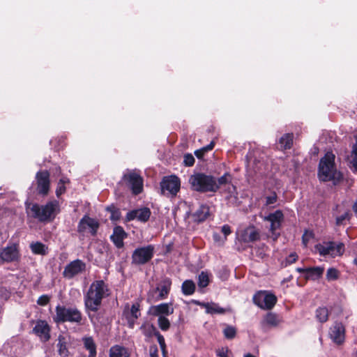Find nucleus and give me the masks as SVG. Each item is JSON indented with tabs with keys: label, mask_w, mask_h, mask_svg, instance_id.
I'll return each mask as SVG.
<instances>
[{
	"label": "nucleus",
	"mask_w": 357,
	"mask_h": 357,
	"mask_svg": "<svg viewBox=\"0 0 357 357\" xmlns=\"http://www.w3.org/2000/svg\"><path fill=\"white\" fill-rule=\"evenodd\" d=\"M151 215V211L148 207H142L128 211L126 216V221L130 222L137 219L142 222H146Z\"/></svg>",
	"instance_id": "nucleus-16"
},
{
	"label": "nucleus",
	"mask_w": 357,
	"mask_h": 357,
	"mask_svg": "<svg viewBox=\"0 0 357 357\" xmlns=\"http://www.w3.org/2000/svg\"><path fill=\"white\" fill-rule=\"evenodd\" d=\"M216 355L219 357H229V354L231 351L228 347H222L215 351Z\"/></svg>",
	"instance_id": "nucleus-47"
},
{
	"label": "nucleus",
	"mask_w": 357,
	"mask_h": 357,
	"mask_svg": "<svg viewBox=\"0 0 357 357\" xmlns=\"http://www.w3.org/2000/svg\"><path fill=\"white\" fill-rule=\"evenodd\" d=\"M123 315L127 320L128 328H133L135 321L141 316L139 303H133L130 309H129V304L127 303L123 310Z\"/></svg>",
	"instance_id": "nucleus-15"
},
{
	"label": "nucleus",
	"mask_w": 357,
	"mask_h": 357,
	"mask_svg": "<svg viewBox=\"0 0 357 357\" xmlns=\"http://www.w3.org/2000/svg\"><path fill=\"white\" fill-rule=\"evenodd\" d=\"M150 329L153 332L154 336L157 337L158 342L160 344V349L163 353V354L166 352V344L165 340L162 335L157 330L155 326L153 324L151 325Z\"/></svg>",
	"instance_id": "nucleus-34"
},
{
	"label": "nucleus",
	"mask_w": 357,
	"mask_h": 357,
	"mask_svg": "<svg viewBox=\"0 0 357 357\" xmlns=\"http://www.w3.org/2000/svg\"><path fill=\"white\" fill-rule=\"evenodd\" d=\"M50 174L47 170H40L36 174V190L39 195L47 196L50 189Z\"/></svg>",
	"instance_id": "nucleus-10"
},
{
	"label": "nucleus",
	"mask_w": 357,
	"mask_h": 357,
	"mask_svg": "<svg viewBox=\"0 0 357 357\" xmlns=\"http://www.w3.org/2000/svg\"><path fill=\"white\" fill-rule=\"evenodd\" d=\"M277 301V296L274 294L266 291V294L263 296V303L261 309L271 310L275 305Z\"/></svg>",
	"instance_id": "nucleus-23"
},
{
	"label": "nucleus",
	"mask_w": 357,
	"mask_h": 357,
	"mask_svg": "<svg viewBox=\"0 0 357 357\" xmlns=\"http://www.w3.org/2000/svg\"><path fill=\"white\" fill-rule=\"evenodd\" d=\"M32 331L43 342H48L51 338V326L45 320H37Z\"/></svg>",
	"instance_id": "nucleus-14"
},
{
	"label": "nucleus",
	"mask_w": 357,
	"mask_h": 357,
	"mask_svg": "<svg viewBox=\"0 0 357 357\" xmlns=\"http://www.w3.org/2000/svg\"><path fill=\"white\" fill-rule=\"evenodd\" d=\"M324 272V268L321 266L308 267L307 275H305L306 280H316L321 278Z\"/></svg>",
	"instance_id": "nucleus-24"
},
{
	"label": "nucleus",
	"mask_w": 357,
	"mask_h": 357,
	"mask_svg": "<svg viewBox=\"0 0 357 357\" xmlns=\"http://www.w3.org/2000/svg\"><path fill=\"white\" fill-rule=\"evenodd\" d=\"M352 209L355 213H357V200L353 204Z\"/></svg>",
	"instance_id": "nucleus-59"
},
{
	"label": "nucleus",
	"mask_w": 357,
	"mask_h": 357,
	"mask_svg": "<svg viewBox=\"0 0 357 357\" xmlns=\"http://www.w3.org/2000/svg\"><path fill=\"white\" fill-rule=\"evenodd\" d=\"M20 254L15 245L7 246L0 252V259L3 261L13 262L17 261Z\"/></svg>",
	"instance_id": "nucleus-19"
},
{
	"label": "nucleus",
	"mask_w": 357,
	"mask_h": 357,
	"mask_svg": "<svg viewBox=\"0 0 357 357\" xmlns=\"http://www.w3.org/2000/svg\"><path fill=\"white\" fill-rule=\"evenodd\" d=\"M352 155H353L352 160H357V146L355 144L353 146Z\"/></svg>",
	"instance_id": "nucleus-55"
},
{
	"label": "nucleus",
	"mask_w": 357,
	"mask_h": 357,
	"mask_svg": "<svg viewBox=\"0 0 357 357\" xmlns=\"http://www.w3.org/2000/svg\"><path fill=\"white\" fill-rule=\"evenodd\" d=\"M202 305L206 308V312L208 314H224L226 310L223 307H220L216 303H202Z\"/></svg>",
	"instance_id": "nucleus-33"
},
{
	"label": "nucleus",
	"mask_w": 357,
	"mask_h": 357,
	"mask_svg": "<svg viewBox=\"0 0 357 357\" xmlns=\"http://www.w3.org/2000/svg\"><path fill=\"white\" fill-rule=\"evenodd\" d=\"M244 357H256L254 355L250 354V353H248L244 355Z\"/></svg>",
	"instance_id": "nucleus-63"
},
{
	"label": "nucleus",
	"mask_w": 357,
	"mask_h": 357,
	"mask_svg": "<svg viewBox=\"0 0 357 357\" xmlns=\"http://www.w3.org/2000/svg\"><path fill=\"white\" fill-rule=\"evenodd\" d=\"M284 213L281 210H277L264 217V220L271 222L270 231L274 234L275 231L280 229L284 221Z\"/></svg>",
	"instance_id": "nucleus-17"
},
{
	"label": "nucleus",
	"mask_w": 357,
	"mask_h": 357,
	"mask_svg": "<svg viewBox=\"0 0 357 357\" xmlns=\"http://www.w3.org/2000/svg\"><path fill=\"white\" fill-rule=\"evenodd\" d=\"M214 146H215V142H214V141H211L209 144H208L207 146H205L204 147L206 149V151H207L208 152V151L213 150Z\"/></svg>",
	"instance_id": "nucleus-56"
},
{
	"label": "nucleus",
	"mask_w": 357,
	"mask_h": 357,
	"mask_svg": "<svg viewBox=\"0 0 357 357\" xmlns=\"http://www.w3.org/2000/svg\"><path fill=\"white\" fill-rule=\"evenodd\" d=\"M335 156L332 151H328L324 156L320 159L318 168L319 178L322 181H333L334 183L342 179V175L337 171Z\"/></svg>",
	"instance_id": "nucleus-2"
},
{
	"label": "nucleus",
	"mask_w": 357,
	"mask_h": 357,
	"mask_svg": "<svg viewBox=\"0 0 357 357\" xmlns=\"http://www.w3.org/2000/svg\"><path fill=\"white\" fill-rule=\"evenodd\" d=\"M329 337L337 345H342L345 341L346 328L340 321H335L329 328Z\"/></svg>",
	"instance_id": "nucleus-11"
},
{
	"label": "nucleus",
	"mask_w": 357,
	"mask_h": 357,
	"mask_svg": "<svg viewBox=\"0 0 357 357\" xmlns=\"http://www.w3.org/2000/svg\"><path fill=\"white\" fill-rule=\"evenodd\" d=\"M339 278V272L335 268H329L326 273V279L330 280H335Z\"/></svg>",
	"instance_id": "nucleus-43"
},
{
	"label": "nucleus",
	"mask_w": 357,
	"mask_h": 357,
	"mask_svg": "<svg viewBox=\"0 0 357 357\" xmlns=\"http://www.w3.org/2000/svg\"><path fill=\"white\" fill-rule=\"evenodd\" d=\"M264 323L270 326L276 327L281 322L278 316L273 312H268L264 320Z\"/></svg>",
	"instance_id": "nucleus-35"
},
{
	"label": "nucleus",
	"mask_w": 357,
	"mask_h": 357,
	"mask_svg": "<svg viewBox=\"0 0 357 357\" xmlns=\"http://www.w3.org/2000/svg\"><path fill=\"white\" fill-rule=\"evenodd\" d=\"M292 278H293V276L290 275L289 278L284 279L283 282H290L292 280Z\"/></svg>",
	"instance_id": "nucleus-60"
},
{
	"label": "nucleus",
	"mask_w": 357,
	"mask_h": 357,
	"mask_svg": "<svg viewBox=\"0 0 357 357\" xmlns=\"http://www.w3.org/2000/svg\"><path fill=\"white\" fill-rule=\"evenodd\" d=\"M314 248H315L316 251L318 252L321 256L328 255V251L327 249L326 243H324V244H321V243L317 244L314 246Z\"/></svg>",
	"instance_id": "nucleus-44"
},
{
	"label": "nucleus",
	"mask_w": 357,
	"mask_h": 357,
	"mask_svg": "<svg viewBox=\"0 0 357 357\" xmlns=\"http://www.w3.org/2000/svg\"><path fill=\"white\" fill-rule=\"evenodd\" d=\"M51 300V296L47 294L41 295L37 300L36 303L40 306H46Z\"/></svg>",
	"instance_id": "nucleus-45"
},
{
	"label": "nucleus",
	"mask_w": 357,
	"mask_h": 357,
	"mask_svg": "<svg viewBox=\"0 0 357 357\" xmlns=\"http://www.w3.org/2000/svg\"><path fill=\"white\" fill-rule=\"evenodd\" d=\"M174 309L172 303H162L158 305H152L149 310V314L160 317V316H169L174 313Z\"/></svg>",
	"instance_id": "nucleus-18"
},
{
	"label": "nucleus",
	"mask_w": 357,
	"mask_h": 357,
	"mask_svg": "<svg viewBox=\"0 0 357 357\" xmlns=\"http://www.w3.org/2000/svg\"><path fill=\"white\" fill-rule=\"evenodd\" d=\"M278 200V196L276 193L274 192L271 196H268L266 198V205L269 206L271 204H275Z\"/></svg>",
	"instance_id": "nucleus-50"
},
{
	"label": "nucleus",
	"mask_w": 357,
	"mask_h": 357,
	"mask_svg": "<svg viewBox=\"0 0 357 357\" xmlns=\"http://www.w3.org/2000/svg\"><path fill=\"white\" fill-rule=\"evenodd\" d=\"M298 259V255L296 252L291 253L285 260V266L295 263Z\"/></svg>",
	"instance_id": "nucleus-48"
},
{
	"label": "nucleus",
	"mask_w": 357,
	"mask_h": 357,
	"mask_svg": "<svg viewBox=\"0 0 357 357\" xmlns=\"http://www.w3.org/2000/svg\"><path fill=\"white\" fill-rule=\"evenodd\" d=\"M155 247L149 244L146 246L137 248L132 254V264L142 266L149 263L153 257Z\"/></svg>",
	"instance_id": "nucleus-6"
},
{
	"label": "nucleus",
	"mask_w": 357,
	"mask_h": 357,
	"mask_svg": "<svg viewBox=\"0 0 357 357\" xmlns=\"http://www.w3.org/2000/svg\"><path fill=\"white\" fill-rule=\"evenodd\" d=\"M82 317V313L77 307H67L65 305H57L55 307V315L52 319L56 324L69 322L80 325Z\"/></svg>",
	"instance_id": "nucleus-5"
},
{
	"label": "nucleus",
	"mask_w": 357,
	"mask_h": 357,
	"mask_svg": "<svg viewBox=\"0 0 357 357\" xmlns=\"http://www.w3.org/2000/svg\"><path fill=\"white\" fill-rule=\"evenodd\" d=\"M30 249L34 255L45 256L48 253V247L39 241L31 243L30 244Z\"/></svg>",
	"instance_id": "nucleus-28"
},
{
	"label": "nucleus",
	"mask_w": 357,
	"mask_h": 357,
	"mask_svg": "<svg viewBox=\"0 0 357 357\" xmlns=\"http://www.w3.org/2000/svg\"><path fill=\"white\" fill-rule=\"evenodd\" d=\"M237 239L241 243H254L260 239V233L254 225H250L239 231Z\"/></svg>",
	"instance_id": "nucleus-13"
},
{
	"label": "nucleus",
	"mask_w": 357,
	"mask_h": 357,
	"mask_svg": "<svg viewBox=\"0 0 357 357\" xmlns=\"http://www.w3.org/2000/svg\"><path fill=\"white\" fill-rule=\"evenodd\" d=\"M210 215V207L204 204H201L191 215L193 222L196 223H201L206 221Z\"/></svg>",
	"instance_id": "nucleus-21"
},
{
	"label": "nucleus",
	"mask_w": 357,
	"mask_h": 357,
	"mask_svg": "<svg viewBox=\"0 0 357 357\" xmlns=\"http://www.w3.org/2000/svg\"><path fill=\"white\" fill-rule=\"evenodd\" d=\"M107 211L110 213V220L112 221H117L121 218V211L114 205H111L107 207Z\"/></svg>",
	"instance_id": "nucleus-39"
},
{
	"label": "nucleus",
	"mask_w": 357,
	"mask_h": 357,
	"mask_svg": "<svg viewBox=\"0 0 357 357\" xmlns=\"http://www.w3.org/2000/svg\"><path fill=\"white\" fill-rule=\"evenodd\" d=\"M58 354L61 357H68L69 351L67 347V342L65 336L59 335L58 337Z\"/></svg>",
	"instance_id": "nucleus-27"
},
{
	"label": "nucleus",
	"mask_w": 357,
	"mask_h": 357,
	"mask_svg": "<svg viewBox=\"0 0 357 357\" xmlns=\"http://www.w3.org/2000/svg\"><path fill=\"white\" fill-rule=\"evenodd\" d=\"M315 317L320 323H325L328 320L329 310L325 307H319L315 311Z\"/></svg>",
	"instance_id": "nucleus-32"
},
{
	"label": "nucleus",
	"mask_w": 357,
	"mask_h": 357,
	"mask_svg": "<svg viewBox=\"0 0 357 357\" xmlns=\"http://www.w3.org/2000/svg\"><path fill=\"white\" fill-rule=\"evenodd\" d=\"M172 286V280L169 278H164L160 282L156 290L159 291L160 299H165L167 297Z\"/></svg>",
	"instance_id": "nucleus-22"
},
{
	"label": "nucleus",
	"mask_w": 357,
	"mask_h": 357,
	"mask_svg": "<svg viewBox=\"0 0 357 357\" xmlns=\"http://www.w3.org/2000/svg\"><path fill=\"white\" fill-rule=\"evenodd\" d=\"M110 294L108 284L102 280H97L91 284L87 291L84 294L85 311L92 324H96L98 321V317L94 313L99 310L102 299L108 297Z\"/></svg>",
	"instance_id": "nucleus-1"
},
{
	"label": "nucleus",
	"mask_w": 357,
	"mask_h": 357,
	"mask_svg": "<svg viewBox=\"0 0 357 357\" xmlns=\"http://www.w3.org/2000/svg\"><path fill=\"white\" fill-rule=\"evenodd\" d=\"M293 142L294 134L292 132L283 135L279 139L280 150L285 151L291 149L293 146Z\"/></svg>",
	"instance_id": "nucleus-25"
},
{
	"label": "nucleus",
	"mask_w": 357,
	"mask_h": 357,
	"mask_svg": "<svg viewBox=\"0 0 357 357\" xmlns=\"http://www.w3.org/2000/svg\"><path fill=\"white\" fill-rule=\"evenodd\" d=\"M158 350L157 346L151 347L150 348V356L151 357H159Z\"/></svg>",
	"instance_id": "nucleus-54"
},
{
	"label": "nucleus",
	"mask_w": 357,
	"mask_h": 357,
	"mask_svg": "<svg viewBox=\"0 0 357 357\" xmlns=\"http://www.w3.org/2000/svg\"><path fill=\"white\" fill-rule=\"evenodd\" d=\"M158 327L162 331H168L171 326V324H170L169 319L165 316H160V317H158Z\"/></svg>",
	"instance_id": "nucleus-40"
},
{
	"label": "nucleus",
	"mask_w": 357,
	"mask_h": 357,
	"mask_svg": "<svg viewBox=\"0 0 357 357\" xmlns=\"http://www.w3.org/2000/svg\"><path fill=\"white\" fill-rule=\"evenodd\" d=\"M109 357H130V354L124 347L116 344L110 348Z\"/></svg>",
	"instance_id": "nucleus-30"
},
{
	"label": "nucleus",
	"mask_w": 357,
	"mask_h": 357,
	"mask_svg": "<svg viewBox=\"0 0 357 357\" xmlns=\"http://www.w3.org/2000/svg\"><path fill=\"white\" fill-rule=\"evenodd\" d=\"M86 269V264L81 259H77L68 264L62 273L63 277L72 279Z\"/></svg>",
	"instance_id": "nucleus-12"
},
{
	"label": "nucleus",
	"mask_w": 357,
	"mask_h": 357,
	"mask_svg": "<svg viewBox=\"0 0 357 357\" xmlns=\"http://www.w3.org/2000/svg\"><path fill=\"white\" fill-rule=\"evenodd\" d=\"M266 294V291H259L253 296L252 301L255 305L261 308L263 303V296Z\"/></svg>",
	"instance_id": "nucleus-42"
},
{
	"label": "nucleus",
	"mask_w": 357,
	"mask_h": 357,
	"mask_svg": "<svg viewBox=\"0 0 357 357\" xmlns=\"http://www.w3.org/2000/svg\"><path fill=\"white\" fill-rule=\"evenodd\" d=\"M195 284L192 280H186L182 283L181 291L185 296L192 295L195 293Z\"/></svg>",
	"instance_id": "nucleus-31"
},
{
	"label": "nucleus",
	"mask_w": 357,
	"mask_h": 357,
	"mask_svg": "<svg viewBox=\"0 0 357 357\" xmlns=\"http://www.w3.org/2000/svg\"><path fill=\"white\" fill-rule=\"evenodd\" d=\"M232 176L229 172H225L222 176L216 178V185L218 186V191L222 185L229 184L231 183Z\"/></svg>",
	"instance_id": "nucleus-38"
},
{
	"label": "nucleus",
	"mask_w": 357,
	"mask_h": 357,
	"mask_svg": "<svg viewBox=\"0 0 357 357\" xmlns=\"http://www.w3.org/2000/svg\"><path fill=\"white\" fill-rule=\"evenodd\" d=\"M70 183V179L67 177H62L59 179L56 189V195L59 197L66 191V184Z\"/></svg>",
	"instance_id": "nucleus-36"
},
{
	"label": "nucleus",
	"mask_w": 357,
	"mask_h": 357,
	"mask_svg": "<svg viewBox=\"0 0 357 357\" xmlns=\"http://www.w3.org/2000/svg\"><path fill=\"white\" fill-rule=\"evenodd\" d=\"M192 303H195V304H197V305H200V306L204 307V306L202 305V303H201V302H199V301H198L192 300Z\"/></svg>",
	"instance_id": "nucleus-62"
},
{
	"label": "nucleus",
	"mask_w": 357,
	"mask_h": 357,
	"mask_svg": "<svg viewBox=\"0 0 357 357\" xmlns=\"http://www.w3.org/2000/svg\"><path fill=\"white\" fill-rule=\"evenodd\" d=\"M225 328L222 331L224 337L227 340H233L236 337L237 334V328L235 326L225 324Z\"/></svg>",
	"instance_id": "nucleus-37"
},
{
	"label": "nucleus",
	"mask_w": 357,
	"mask_h": 357,
	"mask_svg": "<svg viewBox=\"0 0 357 357\" xmlns=\"http://www.w3.org/2000/svg\"><path fill=\"white\" fill-rule=\"evenodd\" d=\"M84 348L89 351V357H96L97 354L96 344L92 337H84L82 338Z\"/></svg>",
	"instance_id": "nucleus-26"
},
{
	"label": "nucleus",
	"mask_w": 357,
	"mask_h": 357,
	"mask_svg": "<svg viewBox=\"0 0 357 357\" xmlns=\"http://www.w3.org/2000/svg\"><path fill=\"white\" fill-rule=\"evenodd\" d=\"M353 166L355 169V170L357 172V160H352Z\"/></svg>",
	"instance_id": "nucleus-61"
},
{
	"label": "nucleus",
	"mask_w": 357,
	"mask_h": 357,
	"mask_svg": "<svg viewBox=\"0 0 357 357\" xmlns=\"http://www.w3.org/2000/svg\"><path fill=\"white\" fill-rule=\"evenodd\" d=\"M221 231L224 234V237L227 238V236L231 234V227L229 225H224L221 227Z\"/></svg>",
	"instance_id": "nucleus-52"
},
{
	"label": "nucleus",
	"mask_w": 357,
	"mask_h": 357,
	"mask_svg": "<svg viewBox=\"0 0 357 357\" xmlns=\"http://www.w3.org/2000/svg\"><path fill=\"white\" fill-rule=\"evenodd\" d=\"M349 216V213H344V214L340 215V216H337L336 218V224L337 225H341L342 224L343 221L345 220Z\"/></svg>",
	"instance_id": "nucleus-53"
},
{
	"label": "nucleus",
	"mask_w": 357,
	"mask_h": 357,
	"mask_svg": "<svg viewBox=\"0 0 357 357\" xmlns=\"http://www.w3.org/2000/svg\"><path fill=\"white\" fill-rule=\"evenodd\" d=\"M181 181L176 175L164 176L160 182L161 193L166 192L171 195H176L180 190Z\"/></svg>",
	"instance_id": "nucleus-9"
},
{
	"label": "nucleus",
	"mask_w": 357,
	"mask_h": 357,
	"mask_svg": "<svg viewBox=\"0 0 357 357\" xmlns=\"http://www.w3.org/2000/svg\"><path fill=\"white\" fill-rule=\"evenodd\" d=\"M58 207L59 203L56 200L48 202L45 205H40L37 203L29 204L26 206V213L40 222H50L54 220Z\"/></svg>",
	"instance_id": "nucleus-3"
},
{
	"label": "nucleus",
	"mask_w": 357,
	"mask_h": 357,
	"mask_svg": "<svg viewBox=\"0 0 357 357\" xmlns=\"http://www.w3.org/2000/svg\"><path fill=\"white\" fill-rule=\"evenodd\" d=\"M207 152L208 151H206L204 147H202L199 149L196 150L194 153L198 159H202Z\"/></svg>",
	"instance_id": "nucleus-51"
},
{
	"label": "nucleus",
	"mask_w": 357,
	"mask_h": 357,
	"mask_svg": "<svg viewBox=\"0 0 357 357\" xmlns=\"http://www.w3.org/2000/svg\"><path fill=\"white\" fill-rule=\"evenodd\" d=\"M122 181L126 186L130 188L132 193L135 195L140 194L143 191L144 179L136 172L130 171L123 174Z\"/></svg>",
	"instance_id": "nucleus-7"
},
{
	"label": "nucleus",
	"mask_w": 357,
	"mask_h": 357,
	"mask_svg": "<svg viewBox=\"0 0 357 357\" xmlns=\"http://www.w3.org/2000/svg\"><path fill=\"white\" fill-rule=\"evenodd\" d=\"M209 284V278L206 273L202 271L198 275V286L202 288L207 287Z\"/></svg>",
	"instance_id": "nucleus-41"
},
{
	"label": "nucleus",
	"mask_w": 357,
	"mask_h": 357,
	"mask_svg": "<svg viewBox=\"0 0 357 357\" xmlns=\"http://www.w3.org/2000/svg\"><path fill=\"white\" fill-rule=\"evenodd\" d=\"M127 233L121 226L114 227L113 234L110 236V240L117 248L124 246L123 240L127 238Z\"/></svg>",
	"instance_id": "nucleus-20"
},
{
	"label": "nucleus",
	"mask_w": 357,
	"mask_h": 357,
	"mask_svg": "<svg viewBox=\"0 0 357 357\" xmlns=\"http://www.w3.org/2000/svg\"><path fill=\"white\" fill-rule=\"evenodd\" d=\"M296 271L300 273H305L307 275V268H296Z\"/></svg>",
	"instance_id": "nucleus-57"
},
{
	"label": "nucleus",
	"mask_w": 357,
	"mask_h": 357,
	"mask_svg": "<svg viewBox=\"0 0 357 357\" xmlns=\"http://www.w3.org/2000/svg\"><path fill=\"white\" fill-rule=\"evenodd\" d=\"M213 239L214 242L219 243L220 245H223L227 241L226 237L222 238L220 234L217 232H214L213 234Z\"/></svg>",
	"instance_id": "nucleus-49"
},
{
	"label": "nucleus",
	"mask_w": 357,
	"mask_h": 357,
	"mask_svg": "<svg viewBox=\"0 0 357 357\" xmlns=\"http://www.w3.org/2000/svg\"><path fill=\"white\" fill-rule=\"evenodd\" d=\"M302 241H303V243L305 244V245H307V242H308V238L306 237V234H304L302 236Z\"/></svg>",
	"instance_id": "nucleus-58"
},
{
	"label": "nucleus",
	"mask_w": 357,
	"mask_h": 357,
	"mask_svg": "<svg viewBox=\"0 0 357 357\" xmlns=\"http://www.w3.org/2000/svg\"><path fill=\"white\" fill-rule=\"evenodd\" d=\"M99 227L100 223L98 220L84 215L78 223L77 231L80 234H84L88 231L92 236H96Z\"/></svg>",
	"instance_id": "nucleus-8"
},
{
	"label": "nucleus",
	"mask_w": 357,
	"mask_h": 357,
	"mask_svg": "<svg viewBox=\"0 0 357 357\" xmlns=\"http://www.w3.org/2000/svg\"><path fill=\"white\" fill-rule=\"evenodd\" d=\"M195 158L191 153H186L183 156V164L186 167H192L195 164Z\"/></svg>",
	"instance_id": "nucleus-46"
},
{
	"label": "nucleus",
	"mask_w": 357,
	"mask_h": 357,
	"mask_svg": "<svg viewBox=\"0 0 357 357\" xmlns=\"http://www.w3.org/2000/svg\"><path fill=\"white\" fill-rule=\"evenodd\" d=\"M328 255L335 257V255H341L344 252V244L340 243L337 245L333 241L326 242Z\"/></svg>",
	"instance_id": "nucleus-29"
},
{
	"label": "nucleus",
	"mask_w": 357,
	"mask_h": 357,
	"mask_svg": "<svg viewBox=\"0 0 357 357\" xmlns=\"http://www.w3.org/2000/svg\"><path fill=\"white\" fill-rule=\"evenodd\" d=\"M354 264L357 266V258H355L354 260Z\"/></svg>",
	"instance_id": "nucleus-64"
},
{
	"label": "nucleus",
	"mask_w": 357,
	"mask_h": 357,
	"mask_svg": "<svg viewBox=\"0 0 357 357\" xmlns=\"http://www.w3.org/2000/svg\"><path fill=\"white\" fill-rule=\"evenodd\" d=\"M189 183L191 189L196 192L202 193L218 192L216 178L211 174L195 173L190 176Z\"/></svg>",
	"instance_id": "nucleus-4"
}]
</instances>
